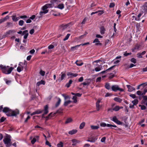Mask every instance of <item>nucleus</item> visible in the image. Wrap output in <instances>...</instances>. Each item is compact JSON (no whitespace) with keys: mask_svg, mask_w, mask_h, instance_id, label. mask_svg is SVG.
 <instances>
[{"mask_svg":"<svg viewBox=\"0 0 147 147\" xmlns=\"http://www.w3.org/2000/svg\"><path fill=\"white\" fill-rule=\"evenodd\" d=\"M24 23L23 20H20L19 22V25L20 26H22Z\"/></svg>","mask_w":147,"mask_h":147,"instance_id":"79ce46f5","label":"nucleus"},{"mask_svg":"<svg viewBox=\"0 0 147 147\" xmlns=\"http://www.w3.org/2000/svg\"><path fill=\"white\" fill-rule=\"evenodd\" d=\"M72 81L71 80H69V82L66 84V86L67 88L69 87L70 86L71 84L72 83Z\"/></svg>","mask_w":147,"mask_h":147,"instance_id":"7c9ffc66","label":"nucleus"},{"mask_svg":"<svg viewBox=\"0 0 147 147\" xmlns=\"http://www.w3.org/2000/svg\"><path fill=\"white\" fill-rule=\"evenodd\" d=\"M61 102V100L59 98H58V101L56 103V105H55V106L56 107H57L60 104V103Z\"/></svg>","mask_w":147,"mask_h":147,"instance_id":"473e14b6","label":"nucleus"},{"mask_svg":"<svg viewBox=\"0 0 147 147\" xmlns=\"http://www.w3.org/2000/svg\"><path fill=\"white\" fill-rule=\"evenodd\" d=\"M138 100L136 99L132 101V103H133V105H137L138 104Z\"/></svg>","mask_w":147,"mask_h":147,"instance_id":"c85d7f7f","label":"nucleus"},{"mask_svg":"<svg viewBox=\"0 0 147 147\" xmlns=\"http://www.w3.org/2000/svg\"><path fill=\"white\" fill-rule=\"evenodd\" d=\"M61 74H62L61 75L60 81L62 80L66 76V74H62V72Z\"/></svg>","mask_w":147,"mask_h":147,"instance_id":"f704fd0d","label":"nucleus"},{"mask_svg":"<svg viewBox=\"0 0 147 147\" xmlns=\"http://www.w3.org/2000/svg\"><path fill=\"white\" fill-rule=\"evenodd\" d=\"M39 136H36L34 137L33 139L31 140V142L32 144H34L36 141V139H38Z\"/></svg>","mask_w":147,"mask_h":147,"instance_id":"2eb2a0df","label":"nucleus"},{"mask_svg":"<svg viewBox=\"0 0 147 147\" xmlns=\"http://www.w3.org/2000/svg\"><path fill=\"white\" fill-rule=\"evenodd\" d=\"M98 42H100V41H99V40L98 38H96L95 39L94 41H93V43H97Z\"/></svg>","mask_w":147,"mask_h":147,"instance_id":"0e129e2a","label":"nucleus"},{"mask_svg":"<svg viewBox=\"0 0 147 147\" xmlns=\"http://www.w3.org/2000/svg\"><path fill=\"white\" fill-rule=\"evenodd\" d=\"M105 30V29L102 26L100 28V32L101 34H104Z\"/></svg>","mask_w":147,"mask_h":147,"instance_id":"bb28decb","label":"nucleus"},{"mask_svg":"<svg viewBox=\"0 0 147 147\" xmlns=\"http://www.w3.org/2000/svg\"><path fill=\"white\" fill-rule=\"evenodd\" d=\"M70 34H68L65 36V38L63 39L64 41H65L68 39Z\"/></svg>","mask_w":147,"mask_h":147,"instance_id":"37998d69","label":"nucleus"},{"mask_svg":"<svg viewBox=\"0 0 147 147\" xmlns=\"http://www.w3.org/2000/svg\"><path fill=\"white\" fill-rule=\"evenodd\" d=\"M131 53H127L126 52L125 53H124L123 54V55L125 56H127L128 55H131Z\"/></svg>","mask_w":147,"mask_h":147,"instance_id":"052dcab7","label":"nucleus"},{"mask_svg":"<svg viewBox=\"0 0 147 147\" xmlns=\"http://www.w3.org/2000/svg\"><path fill=\"white\" fill-rule=\"evenodd\" d=\"M16 32V31L14 30H10L5 33V34L3 36L2 38H5L7 37L8 35L11 34L13 33Z\"/></svg>","mask_w":147,"mask_h":147,"instance_id":"39448f33","label":"nucleus"},{"mask_svg":"<svg viewBox=\"0 0 147 147\" xmlns=\"http://www.w3.org/2000/svg\"><path fill=\"white\" fill-rule=\"evenodd\" d=\"M106 139V138L105 137H103L101 140V142H105V140Z\"/></svg>","mask_w":147,"mask_h":147,"instance_id":"e2e57ef3","label":"nucleus"},{"mask_svg":"<svg viewBox=\"0 0 147 147\" xmlns=\"http://www.w3.org/2000/svg\"><path fill=\"white\" fill-rule=\"evenodd\" d=\"M7 26L8 27L12 26H13L12 23L11 22H7Z\"/></svg>","mask_w":147,"mask_h":147,"instance_id":"8fccbe9b","label":"nucleus"},{"mask_svg":"<svg viewBox=\"0 0 147 147\" xmlns=\"http://www.w3.org/2000/svg\"><path fill=\"white\" fill-rule=\"evenodd\" d=\"M97 140V138H92L90 140V142H94L96 140Z\"/></svg>","mask_w":147,"mask_h":147,"instance_id":"4d7b16f0","label":"nucleus"},{"mask_svg":"<svg viewBox=\"0 0 147 147\" xmlns=\"http://www.w3.org/2000/svg\"><path fill=\"white\" fill-rule=\"evenodd\" d=\"M57 113H61V112H59V110H58L57 111V113H50L49 114V115H48V116H47L46 117V120L47 121L51 117H53V116H54Z\"/></svg>","mask_w":147,"mask_h":147,"instance_id":"423d86ee","label":"nucleus"},{"mask_svg":"<svg viewBox=\"0 0 147 147\" xmlns=\"http://www.w3.org/2000/svg\"><path fill=\"white\" fill-rule=\"evenodd\" d=\"M71 141L73 143L72 145L74 146H76V144L79 142V141L76 139L72 140Z\"/></svg>","mask_w":147,"mask_h":147,"instance_id":"4be33fe9","label":"nucleus"},{"mask_svg":"<svg viewBox=\"0 0 147 147\" xmlns=\"http://www.w3.org/2000/svg\"><path fill=\"white\" fill-rule=\"evenodd\" d=\"M87 34V33L86 32H85V34L80 36V39H81L83 38H84V37H85L86 36V35Z\"/></svg>","mask_w":147,"mask_h":147,"instance_id":"6e6d98bb","label":"nucleus"},{"mask_svg":"<svg viewBox=\"0 0 147 147\" xmlns=\"http://www.w3.org/2000/svg\"><path fill=\"white\" fill-rule=\"evenodd\" d=\"M99 103H98L97 102L96 103V109L97 111H99V110L100 109V105Z\"/></svg>","mask_w":147,"mask_h":147,"instance_id":"864d4df0","label":"nucleus"},{"mask_svg":"<svg viewBox=\"0 0 147 147\" xmlns=\"http://www.w3.org/2000/svg\"><path fill=\"white\" fill-rule=\"evenodd\" d=\"M9 16L7 15L5 18H3L0 20V24L6 21L7 20L9 19Z\"/></svg>","mask_w":147,"mask_h":147,"instance_id":"f8f14e48","label":"nucleus"},{"mask_svg":"<svg viewBox=\"0 0 147 147\" xmlns=\"http://www.w3.org/2000/svg\"><path fill=\"white\" fill-rule=\"evenodd\" d=\"M131 61L134 63H136V60L135 58H133L131 59Z\"/></svg>","mask_w":147,"mask_h":147,"instance_id":"c03bdc74","label":"nucleus"},{"mask_svg":"<svg viewBox=\"0 0 147 147\" xmlns=\"http://www.w3.org/2000/svg\"><path fill=\"white\" fill-rule=\"evenodd\" d=\"M20 18L21 19H23L24 20H26L25 19V18H28L27 17V16L26 15L24 16H20Z\"/></svg>","mask_w":147,"mask_h":147,"instance_id":"a19ab883","label":"nucleus"},{"mask_svg":"<svg viewBox=\"0 0 147 147\" xmlns=\"http://www.w3.org/2000/svg\"><path fill=\"white\" fill-rule=\"evenodd\" d=\"M10 113H11V115H9V116H16L19 113V111L17 109L14 111L11 110Z\"/></svg>","mask_w":147,"mask_h":147,"instance_id":"6e6552de","label":"nucleus"},{"mask_svg":"<svg viewBox=\"0 0 147 147\" xmlns=\"http://www.w3.org/2000/svg\"><path fill=\"white\" fill-rule=\"evenodd\" d=\"M72 101L70 100L65 101L64 103V105L65 106H67L68 104H69Z\"/></svg>","mask_w":147,"mask_h":147,"instance_id":"a878e982","label":"nucleus"},{"mask_svg":"<svg viewBox=\"0 0 147 147\" xmlns=\"http://www.w3.org/2000/svg\"><path fill=\"white\" fill-rule=\"evenodd\" d=\"M107 127H117V126L116 125H113L109 124H107Z\"/></svg>","mask_w":147,"mask_h":147,"instance_id":"3c124183","label":"nucleus"},{"mask_svg":"<svg viewBox=\"0 0 147 147\" xmlns=\"http://www.w3.org/2000/svg\"><path fill=\"white\" fill-rule=\"evenodd\" d=\"M24 64L23 63L20 62L19 65V66L17 68V70L18 72H20L23 69V65Z\"/></svg>","mask_w":147,"mask_h":147,"instance_id":"0eeeda50","label":"nucleus"},{"mask_svg":"<svg viewBox=\"0 0 147 147\" xmlns=\"http://www.w3.org/2000/svg\"><path fill=\"white\" fill-rule=\"evenodd\" d=\"M132 18H133V20L134 19L136 21H139L140 20V18H138L134 16H133Z\"/></svg>","mask_w":147,"mask_h":147,"instance_id":"bf43d9fd","label":"nucleus"},{"mask_svg":"<svg viewBox=\"0 0 147 147\" xmlns=\"http://www.w3.org/2000/svg\"><path fill=\"white\" fill-rule=\"evenodd\" d=\"M22 35H23L24 34L25 35H26V34H28V30H25L22 33Z\"/></svg>","mask_w":147,"mask_h":147,"instance_id":"13d9d810","label":"nucleus"},{"mask_svg":"<svg viewBox=\"0 0 147 147\" xmlns=\"http://www.w3.org/2000/svg\"><path fill=\"white\" fill-rule=\"evenodd\" d=\"M111 88L112 90L115 92H116L117 90H119L121 92H123L124 90L123 89L119 88L118 86L117 85H113L112 86Z\"/></svg>","mask_w":147,"mask_h":147,"instance_id":"20e7f679","label":"nucleus"},{"mask_svg":"<svg viewBox=\"0 0 147 147\" xmlns=\"http://www.w3.org/2000/svg\"><path fill=\"white\" fill-rule=\"evenodd\" d=\"M63 143L61 142H60L59 143L57 144V147H63Z\"/></svg>","mask_w":147,"mask_h":147,"instance_id":"72a5a7b5","label":"nucleus"},{"mask_svg":"<svg viewBox=\"0 0 147 147\" xmlns=\"http://www.w3.org/2000/svg\"><path fill=\"white\" fill-rule=\"evenodd\" d=\"M90 127L91 129L92 130H96L98 129L99 128V125L97 126L92 125H91Z\"/></svg>","mask_w":147,"mask_h":147,"instance_id":"6ab92c4d","label":"nucleus"},{"mask_svg":"<svg viewBox=\"0 0 147 147\" xmlns=\"http://www.w3.org/2000/svg\"><path fill=\"white\" fill-rule=\"evenodd\" d=\"M115 66V65L112 66V67H111L109 69H107L106 70L102 71L101 72V73L103 74V73H105V72L106 71L111 70V69H112Z\"/></svg>","mask_w":147,"mask_h":147,"instance_id":"cd10ccee","label":"nucleus"},{"mask_svg":"<svg viewBox=\"0 0 147 147\" xmlns=\"http://www.w3.org/2000/svg\"><path fill=\"white\" fill-rule=\"evenodd\" d=\"M62 95L64 98L65 100L67 98H69V97L68 96H66L65 94H62Z\"/></svg>","mask_w":147,"mask_h":147,"instance_id":"5fc2aeb1","label":"nucleus"},{"mask_svg":"<svg viewBox=\"0 0 147 147\" xmlns=\"http://www.w3.org/2000/svg\"><path fill=\"white\" fill-rule=\"evenodd\" d=\"M11 136L10 135L6 134L5 138L3 140V141L7 147H9L11 146Z\"/></svg>","mask_w":147,"mask_h":147,"instance_id":"7ed1b4c3","label":"nucleus"},{"mask_svg":"<svg viewBox=\"0 0 147 147\" xmlns=\"http://www.w3.org/2000/svg\"><path fill=\"white\" fill-rule=\"evenodd\" d=\"M77 132V130L76 129H73L71 131H69L68 133L70 135H73L76 134Z\"/></svg>","mask_w":147,"mask_h":147,"instance_id":"f3484780","label":"nucleus"},{"mask_svg":"<svg viewBox=\"0 0 147 147\" xmlns=\"http://www.w3.org/2000/svg\"><path fill=\"white\" fill-rule=\"evenodd\" d=\"M114 99L115 101L119 102H121L122 101V100L121 99L117 97H115Z\"/></svg>","mask_w":147,"mask_h":147,"instance_id":"b1692460","label":"nucleus"},{"mask_svg":"<svg viewBox=\"0 0 147 147\" xmlns=\"http://www.w3.org/2000/svg\"><path fill=\"white\" fill-rule=\"evenodd\" d=\"M9 66H4L2 65H0V68H1L2 72L5 74H10L13 69L14 68L11 67L9 68Z\"/></svg>","mask_w":147,"mask_h":147,"instance_id":"f257e3e1","label":"nucleus"},{"mask_svg":"<svg viewBox=\"0 0 147 147\" xmlns=\"http://www.w3.org/2000/svg\"><path fill=\"white\" fill-rule=\"evenodd\" d=\"M12 20L13 21L16 22L18 21L19 19V17H16V16L13 15L11 16Z\"/></svg>","mask_w":147,"mask_h":147,"instance_id":"dca6fc26","label":"nucleus"},{"mask_svg":"<svg viewBox=\"0 0 147 147\" xmlns=\"http://www.w3.org/2000/svg\"><path fill=\"white\" fill-rule=\"evenodd\" d=\"M39 73L41 76H43L45 75V72L42 70H41L40 71Z\"/></svg>","mask_w":147,"mask_h":147,"instance_id":"09e8293b","label":"nucleus"},{"mask_svg":"<svg viewBox=\"0 0 147 147\" xmlns=\"http://www.w3.org/2000/svg\"><path fill=\"white\" fill-rule=\"evenodd\" d=\"M112 120L118 125H122V123L119 121L115 116L113 117Z\"/></svg>","mask_w":147,"mask_h":147,"instance_id":"1a4fd4ad","label":"nucleus"},{"mask_svg":"<svg viewBox=\"0 0 147 147\" xmlns=\"http://www.w3.org/2000/svg\"><path fill=\"white\" fill-rule=\"evenodd\" d=\"M80 46V45H76L74 47H72L71 48V50L72 51H74L75 49H76L77 48Z\"/></svg>","mask_w":147,"mask_h":147,"instance_id":"c9c22d12","label":"nucleus"},{"mask_svg":"<svg viewBox=\"0 0 147 147\" xmlns=\"http://www.w3.org/2000/svg\"><path fill=\"white\" fill-rule=\"evenodd\" d=\"M85 125V122H82L81 123L80 125L79 128L80 129H82Z\"/></svg>","mask_w":147,"mask_h":147,"instance_id":"393cba45","label":"nucleus"},{"mask_svg":"<svg viewBox=\"0 0 147 147\" xmlns=\"http://www.w3.org/2000/svg\"><path fill=\"white\" fill-rule=\"evenodd\" d=\"M46 140V143H45L47 145H48L50 147H51V144L49 143V142L47 140Z\"/></svg>","mask_w":147,"mask_h":147,"instance_id":"680f3d73","label":"nucleus"},{"mask_svg":"<svg viewBox=\"0 0 147 147\" xmlns=\"http://www.w3.org/2000/svg\"><path fill=\"white\" fill-rule=\"evenodd\" d=\"M98 11V13H98V15H101L105 12L103 10L98 11Z\"/></svg>","mask_w":147,"mask_h":147,"instance_id":"603ef678","label":"nucleus"},{"mask_svg":"<svg viewBox=\"0 0 147 147\" xmlns=\"http://www.w3.org/2000/svg\"><path fill=\"white\" fill-rule=\"evenodd\" d=\"M101 67H102L101 65L100 66L98 67H96L95 68V69L96 71H98L101 70Z\"/></svg>","mask_w":147,"mask_h":147,"instance_id":"4c0bfd02","label":"nucleus"},{"mask_svg":"<svg viewBox=\"0 0 147 147\" xmlns=\"http://www.w3.org/2000/svg\"><path fill=\"white\" fill-rule=\"evenodd\" d=\"M106 88L108 90H109L110 88L109 84V83H106L105 86Z\"/></svg>","mask_w":147,"mask_h":147,"instance_id":"ea45409f","label":"nucleus"},{"mask_svg":"<svg viewBox=\"0 0 147 147\" xmlns=\"http://www.w3.org/2000/svg\"><path fill=\"white\" fill-rule=\"evenodd\" d=\"M54 47V46L53 45H50L48 47L49 49H53Z\"/></svg>","mask_w":147,"mask_h":147,"instance_id":"69168bd1","label":"nucleus"},{"mask_svg":"<svg viewBox=\"0 0 147 147\" xmlns=\"http://www.w3.org/2000/svg\"><path fill=\"white\" fill-rule=\"evenodd\" d=\"M11 111V109L7 107H4L3 110V111L5 113H7L8 112L10 113Z\"/></svg>","mask_w":147,"mask_h":147,"instance_id":"4468645a","label":"nucleus"},{"mask_svg":"<svg viewBox=\"0 0 147 147\" xmlns=\"http://www.w3.org/2000/svg\"><path fill=\"white\" fill-rule=\"evenodd\" d=\"M70 24L71 23H69L66 24H62L60 26V29L61 30H64L69 26Z\"/></svg>","mask_w":147,"mask_h":147,"instance_id":"9b49d317","label":"nucleus"},{"mask_svg":"<svg viewBox=\"0 0 147 147\" xmlns=\"http://www.w3.org/2000/svg\"><path fill=\"white\" fill-rule=\"evenodd\" d=\"M72 99L74 100L73 103H76L77 102V97L76 96H73Z\"/></svg>","mask_w":147,"mask_h":147,"instance_id":"58836bf2","label":"nucleus"},{"mask_svg":"<svg viewBox=\"0 0 147 147\" xmlns=\"http://www.w3.org/2000/svg\"><path fill=\"white\" fill-rule=\"evenodd\" d=\"M143 10L145 13L147 12V2H146L143 6Z\"/></svg>","mask_w":147,"mask_h":147,"instance_id":"5701e85b","label":"nucleus"},{"mask_svg":"<svg viewBox=\"0 0 147 147\" xmlns=\"http://www.w3.org/2000/svg\"><path fill=\"white\" fill-rule=\"evenodd\" d=\"M68 76H71L73 77H76L78 76V74H74L71 72H68L67 74Z\"/></svg>","mask_w":147,"mask_h":147,"instance_id":"aec40b11","label":"nucleus"},{"mask_svg":"<svg viewBox=\"0 0 147 147\" xmlns=\"http://www.w3.org/2000/svg\"><path fill=\"white\" fill-rule=\"evenodd\" d=\"M144 84H146L145 85H147V83L145 82L144 83H143L142 84L139 85L138 86H137V89L138 90L140 88V87L141 86H142V85H144Z\"/></svg>","mask_w":147,"mask_h":147,"instance_id":"de8ad7c7","label":"nucleus"},{"mask_svg":"<svg viewBox=\"0 0 147 147\" xmlns=\"http://www.w3.org/2000/svg\"><path fill=\"white\" fill-rule=\"evenodd\" d=\"M120 109V107L118 106H116L112 110L115 111H119Z\"/></svg>","mask_w":147,"mask_h":147,"instance_id":"c756f323","label":"nucleus"},{"mask_svg":"<svg viewBox=\"0 0 147 147\" xmlns=\"http://www.w3.org/2000/svg\"><path fill=\"white\" fill-rule=\"evenodd\" d=\"M127 87L128 88V91L129 92H131L133 90H135V89L134 87H132V86L130 85H127Z\"/></svg>","mask_w":147,"mask_h":147,"instance_id":"ddd939ff","label":"nucleus"},{"mask_svg":"<svg viewBox=\"0 0 147 147\" xmlns=\"http://www.w3.org/2000/svg\"><path fill=\"white\" fill-rule=\"evenodd\" d=\"M34 29H32L30 30V33L31 34H32L33 33H34Z\"/></svg>","mask_w":147,"mask_h":147,"instance_id":"338daca9","label":"nucleus"},{"mask_svg":"<svg viewBox=\"0 0 147 147\" xmlns=\"http://www.w3.org/2000/svg\"><path fill=\"white\" fill-rule=\"evenodd\" d=\"M78 60H77L75 62V63L78 66H81L83 64V63L82 62L80 63H78Z\"/></svg>","mask_w":147,"mask_h":147,"instance_id":"49530a36","label":"nucleus"},{"mask_svg":"<svg viewBox=\"0 0 147 147\" xmlns=\"http://www.w3.org/2000/svg\"><path fill=\"white\" fill-rule=\"evenodd\" d=\"M53 6V5L52 3L47 4L43 6L42 7L43 11H41L39 13V14L41 17L44 14H46L48 12L49 10L47 9V8L52 7Z\"/></svg>","mask_w":147,"mask_h":147,"instance_id":"f03ea898","label":"nucleus"},{"mask_svg":"<svg viewBox=\"0 0 147 147\" xmlns=\"http://www.w3.org/2000/svg\"><path fill=\"white\" fill-rule=\"evenodd\" d=\"M42 84L45 85V82L43 80H41L40 81L38 82L36 84V85L39 86L40 84Z\"/></svg>","mask_w":147,"mask_h":147,"instance_id":"a211bd4d","label":"nucleus"},{"mask_svg":"<svg viewBox=\"0 0 147 147\" xmlns=\"http://www.w3.org/2000/svg\"><path fill=\"white\" fill-rule=\"evenodd\" d=\"M100 126L102 127H105L106 126H107V124L104 122L101 123H100Z\"/></svg>","mask_w":147,"mask_h":147,"instance_id":"a18cd8bd","label":"nucleus"},{"mask_svg":"<svg viewBox=\"0 0 147 147\" xmlns=\"http://www.w3.org/2000/svg\"><path fill=\"white\" fill-rule=\"evenodd\" d=\"M48 105H45L44 108V110H43L44 111V113L42 115V117H44V116L45 115L47 114L48 113Z\"/></svg>","mask_w":147,"mask_h":147,"instance_id":"9d476101","label":"nucleus"},{"mask_svg":"<svg viewBox=\"0 0 147 147\" xmlns=\"http://www.w3.org/2000/svg\"><path fill=\"white\" fill-rule=\"evenodd\" d=\"M73 121V120L71 118H67V120L65 122V123L67 124V123H70L71 122H72Z\"/></svg>","mask_w":147,"mask_h":147,"instance_id":"412c9836","label":"nucleus"},{"mask_svg":"<svg viewBox=\"0 0 147 147\" xmlns=\"http://www.w3.org/2000/svg\"><path fill=\"white\" fill-rule=\"evenodd\" d=\"M43 111V110H38L35 111V113L36 114H39L42 113Z\"/></svg>","mask_w":147,"mask_h":147,"instance_id":"2f4dec72","label":"nucleus"},{"mask_svg":"<svg viewBox=\"0 0 147 147\" xmlns=\"http://www.w3.org/2000/svg\"><path fill=\"white\" fill-rule=\"evenodd\" d=\"M5 119V118L3 117H2L0 120V122H3Z\"/></svg>","mask_w":147,"mask_h":147,"instance_id":"774afa93","label":"nucleus"},{"mask_svg":"<svg viewBox=\"0 0 147 147\" xmlns=\"http://www.w3.org/2000/svg\"><path fill=\"white\" fill-rule=\"evenodd\" d=\"M58 8L61 9H62L64 8V5L63 4H61L59 5L58 6Z\"/></svg>","mask_w":147,"mask_h":147,"instance_id":"e433bc0d","label":"nucleus"}]
</instances>
